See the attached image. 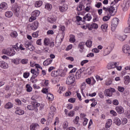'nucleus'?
<instances>
[{"label":"nucleus","mask_w":130,"mask_h":130,"mask_svg":"<svg viewBox=\"0 0 130 130\" xmlns=\"http://www.w3.org/2000/svg\"><path fill=\"white\" fill-rule=\"evenodd\" d=\"M113 4H114L113 2L111 3L110 8L103 7V10L105 11V14L109 12L111 16H114L115 13H116L117 9L115 5H113Z\"/></svg>","instance_id":"f257e3e1"},{"label":"nucleus","mask_w":130,"mask_h":130,"mask_svg":"<svg viewBox=\"0 0 130 130\" xmlns=\"http://www.w3.org/2000/svg\"><path fill=\"white\" fill-rule=\"evenodd\" d=\"M31 105L27 106V109H28V110H34L35 112H38V108H37V107H39L40 104L36 101L31 102Z\"/></svg>","instance_id":"f03ea898"},{"label":"nucleus","mask_w":130,"mask_h":130,"mask_svg":"<svg viewBox=\"0 0 130 130\" xmlns=\"http://www.w3.org/2000/svg\"><path fill=\"white\" fill-rule=\"evenodd\" d=\"M40 15V11L38 10L34 11L31 13V16L29 18V22H33L34 20H36V18Z\"/></svg>","instance_id":"7ed1b4c3"},{"label":"nucleus","mask_w":130,"mask_h":130,"mask_svg":"<svg viewBox=\"0 0 130 130\" xmlns=\"http://www.w3.org/2000/svg\"><path fill=\"white\" fill-rule=\"evenodd\" d=\"M75 80L76 78H75V75H74V74H71L67 77L66 83L67 85H72V84L75 83Z\"/></svg>","instance_id":"20e7f679"},{"label":"nucleus","mask_w":130,"mask_h":130,"mask_svg":"<svg viewBox=\"0 0 130 130\" xmlns=\"http://www.w3.org/2000/svg\"><path fill=\"white\" fill-rule=\"evenodd\" d=\"M2 53H4V54L9 55V56H13L15 55L16 52H13V49H4L2 50Z\"/></svg>","instance_id":"39448f33"},{"label":"nucleus","mask_w":130,"mask_h":130,"mask_svg":"<svg viewBox=\"0 0 130 130\" xmlns=\"http://www.w3.org/2000/svg\"><path fill=\"white\" fill-rule=\"evenodd\" d=\"M60 29L61 31H62V34L61 35H58L56 37V39H58L60 41V43L62 42L63 41V38H64V31L66 29V26H61L60 27Z\"/></svg>","instance_id":"423d86ee"},{"label":"nucleus","mask_w":130,"mask_h":130,"mask_svg":"<svg viewBox=\"0 0 130 130\" xmlns=\"http://www.w3.org/2000/svg\"><path fill=\"white\" fill-rule=\"evenodd\" d=\"M114 92H115V89L113 88H110L105 90L104 94L107 97H111Z\"/></svg>","instance_id":"0eeeda50"},{"label":"nucleus","mask_w":130,"mask_h":130,"mask_svg":"<svg viewBox=\"0 0 130 130\" xmlns=\"http://www.w3.org/2000/svg\"><path fill=\"white\" fill-rule=\"evenodd\" d=\"M39 26V23L38 21H35L32 25L28 24L27 28L28 29H30L31 30H36L37 28Z\"/></svg>","instance_id":"6e6552de"},{"label":"nucleus","mask_w":130,"mask_h":130,"mask_svg":"<svg viewBox=\"0 0 130 130\" xmlns=\"http://www.w3.org/2000/svg\"><path fill=\"white\" fill-rule=\"evenodd\" d=\"M118 22H119V19L117 18H115L112 19L111 23L112 30H115V28H116L117 25H118Z\"/></svg>","instance_id":"1a4fd4ad"},{"label":"nucleus","mask_w":130,"mask_h":130,"mask_svg":"<svg viewBox=\"0 0 130 130\" xmlns=\"http://www.w3.org/2000/svg\"><path fill=\"white\" fill-rule=\"evenodd\" d=\"M84 72H85L84 68H82L77 71L75 74L77 80H79L81 78V77H82L81 74H82V73H84Z\"/></svg>","instance_id":"9d476101"},{"label":"nucleus","mask_w":130,"mask_h":130,"mask_svg":"<svg viewBox=\"0 0 130 130\" xmlns=\"http://www.w3.org/2000/svg\"><path fill=\"white\" fill-rule=\"evenodd\" d=\"M118 66H119V63L117 62H111L107 66V69L108 70H111V69H114Z\"/></svg>","instance_id":"9b49d317"},{"label":"nucleus","mask_w":130,"mask_h":130,"mask_svg":"<svg viewBox=\"0 0 130 130\" xmlns=\"http://www.w3.org/2000/svg\"><path fill=\"white\" fill-rule=\"evenodd\" d=\"M112 49H113V45H112V46H109L107 47L104 51L103 54L105 56H106V55H108L111 51H112Z\"/></svg>","instance_id":"f8f14e48"},{"label":"nucleus","mask_w":130,"mask_h":130,"mask_svg":"<svg viewBox=\"0 0 130 130\" xmlns=\"http://www.w3.org/2000/svg\"><path fill=\"white\" fill-rule=\"evenodd\" d=\"M24 46L26 48H27L28 50H30V51H33V50L35 49L34 46L29 42H25L24 43Z\"/></svg>","instance_id":"ddd939ff"},{"label":"nucleus","mask_w":130,"mask_h":130,"mask_svg":"<svg viewBox=\"0 0 130 130\" xmlns=\"http://www.w3.org/2000/svg\"><path fill=\"white\" fill-rule=\"evenodd\" d=\"M121 7L124 12H126L129 9V3L128 2H124L121 5Z\"/></svg>","instance_id":"4468645a"},{"label":"nucleus","mask_w":130,"mask_h":130,"mask_svg":"<svg viewBox=\"0 0 130 130\" xmlns=\"http://www.w3.org/2000/svg\"><path fill=\"white\" fill-rule=\"evenodd\" d=\"M122 50L124 53H127L128 55H130V47L128 45H125L123 46Z\"/></svg>","instance_id":"2eb2a0df"},{"label":"nucleus","mask_w":130,"mask_h":130,"mask_svg":"<svg viewBox=\"0 0 130 130\" xmlns=\"http://www.w3.org/2000/svg\"><path fill=\"white\" fill-rule=\"evenodd\" d=\"M15 113L18 115H23V114H25V111H24L23 110H21L19 108H17L16 109Z\"/></svg>","instance_id":"dca6fc26"},{"label":"nucleus","mask_w":130,"mask_h":130,"mask_svg":"<svg viewBox=\"0 0 130 130\" xmlns=\"http://www.w3.org/2000/svg\"><path fill=\"white\" fill-rule=\"evenodd\" d=\"M38 71H36L35 69H31L30 71V72L31 74H32L34 75L32 76L31 78H33L34 79L35 78H36L37 76L39 75V70L37 69Z\"/></svg>","instance_id":"f3484780"},{"label":"nucleus","mask_w":130,"mask_h":130,"mask_svg":"<svg viewBox=\"0 0 130 130\" xmlns=\"http://www.w3.org/2000/svg\"><path fill=\"white\" fill-rule=\"evenodd\" d=\"M117 112L119 114H121V113H123L124 112V110H123V108L121 106H117L115 108Z\"/></svg>","instance_id":"a211bd4d"},{"label":"nucleus","mask_w":130,"mask_h":130,"mask_svg":"<svg viewBox=\"0 0 130 130\" xmlns=\"http://www.w3.org/2000/svg\"><path fill=\"white\" fill-rule=\"evenodd\" d=\"M69 8L68 7V5H63L62 6L59 7V10L63 13V12H66Z\"/></svg>","instance_id":"6ab92c4d"},{"label":"nucleus","mask_w":130,"mask_h":130,"mask_svg":"<svg viewBox=\"0 0 130 130\" xmlns=\"http://www.w3.org/2000/svg\"><path fill=\"white\" fill-rule=\"evenodd\" d=\"M0 67L2 69H8V63L5 61H0Z\"/></svg>","instance_id":"aec40b11"},{"label":"nucleus","mask_w":130,"mask_h":130,"mask_svg":"<svg viewBox=\"0 0 130 130\" xmlns=\"http://www.w3.org/2000/svg\"><path fill=\"white\" fill-rule=\"evenodd\" d=\"M88 30H92V29H98V24L96 23H92L91 24L90 26H87Z\"/></svg>","instance_id":"412c9836"},{"label":"nucleus","mask_w":130,"mask_h":130,"mask_svg":"<svg viewBox=\"0 0 130 130\" xmlns=\"http://www.w3.org/2000/svg\"><path fill=\"white\" fill-rule=\"evenodd\" d=\"M91 19L92 17L89 13H88L83 17V20H85V21H91Z\"/></svg>","instance_id":"4be33fe9"},{"label":"nucleus","mask_w":130,"mask_h":130,"mask_svg":"<svg viewBox=\"0 0 130 130\" xmlns=\"http://www.w3.org/2000/svg\"><path fill=\"white\" fill-rule=\"evenodd\" d=\"M1 9L3 10H7L8 9V4L5 2L2 3L0 5Z\"/></svg>","instance_id":"5701e85b"},{"label":"nucleus","mask_w":130,"mask_h":130,"mask_svg":"<svg viewBox=\"0 0 130 130\" xmlns=\"http://www.w3.org/2000/svg\"><path fill=\"white\" fill-rule=\"evenodd\" d=\"M130 82V78L129 76H126L124 78V83L125 85H128Z\"/></svg>","instance_id":"b1692460"},{"label":"nucleus","mask_w":130,"mask_h":130,"mask_svg":"<svg viewBox=\"0 0 130 130\" xmlns=\"http://www.w3.org/2000/svg\"><path fill=\"white\" fill-rule=\"evenodd\" d=\"M13 103L8 102L5 105V108H6V109H11V108H13Z\"/></svg>","instance_id":"393cba45"},{"label":"nucleus","mask_w":130,"mask_h":130,"mask_svg":"<svg viewBox=\"0 0 130 130\" xmlns=\"http://www.w3.org/2000/svg\"><path fill=\"white\" fill-rule=\"evenodd\" d=\"M52 62V59H47L45 60L43 62V66H49Z\"/></svg>","instance_id":"a878e982"},{"label":"nucleus","mask_w":130,"mask_h":130,"mask_svg":"<svg viewBox=\"0 0 130 130\" xmlns=\"http://www.w3.org/2000/svg\"><path fill=\"white\" fill-rule=\"evenodd\" d=\"M114 121L116 125H120V124H121V121H120V119L117 117L115 118Z\"/></svg>","instance_id":"bb28decb"},{"label":"nucleus","mask_w":130,"mask_h":130,"mask_svg":"<svg viewBox=\"0 0 130 130\" xmlns=\"http://www.w3.org/2000/svg\"><path fill=\"white\" fill-rule=\"evenodd\" d=\"M48 21L49 23H54L56 21V17L52 16L48 18Z\"/></svg>","instance_id":"cd10ccee"},{"label":"nucleus","mask_w":130,"mask_h":130,"mask_svg":"<svg viewBox=\"0 0 130 130\" xmlns=\"http://www.w3.org/2000/svg\"><path fill=\"white\" fill-rule=\"evenodd\" d=\"M70 39L69 41L70 42H71L72 43H74V42H76V37L73 35H70Z\"/></svg>","instance_id":"c85d7f7f"},{"label":"nucleus","mask_w":130,"mask_h":130,"mask_svg":"<svg viewBox=\"0 0 130 130\" xmlns=\"http://www.w3.org/2000/svg\"><path fill=\"white\" fill-rule=\"evenodd\" d=\"M5 16L7 18H11L13 17V12L12 11H7L5 13Z\"/></svg>","instance_id":"c756f323"},{"label":"nucleus","mask_w":130,"mask_h":130,"mask_svg":"<svg viewBox=\"0 0 130 130\" xmlns=\"http://www.w3.org/2000/svg\"><path fill=\"white\" fill-rule=\"evenodd\" d=\"M47 98L48 99V100H50V101H52L53 100L54 96H53V94L51 93H47Z\"/></svg>","instance_id":"7c9ffc66"},{"label":"nucleus","mask_w":130,"mask_h":130,"mask_svg":"<svg viewBox=\"0 0 130 130\" xmlns=\"http://www.w3.org/2000/svg\"><path fill=\"white\" fill-rule=\"evenodd\" d=\"M126 38V35H120L118 37V39L120 40V41H124Z\"/></svg>","instance_id":"2f4dec72"},{"label":"nucleus","mask_w":130,"mask_h":130,"mask_svg":"<svg viewBox=\"0 0 130 130\" xmlns=\"http://www.w3.org/2000/svg\"><path fill=\"white\" fill-rule=\"evenodd\" d=\"M38 126H39V125H38V124H37V123H32L30 126V130H35L36 128H37Z\"/></svg>","instance_id":"473e14b6"},{"label":"nucleus","mask_w":130,"mask_h":130,"mask_svg":"<svg viewBox=\"0 0 130 130\" xmlns=\"http://www.w3.org/2000/svg\"><path fill=\"white\" fill-rule=\"evenodd\" d=\"M42 2L41 1H37L35 3V7L36 8H40L42 6Z\"/></svg>","instance_id":"72a5a7b5"},{"label":"nucleus","mask_w":130,"mask_h":130,"mask_svg":"<svg viewBox=\"0 0 130 130\" xmlns=\"http://www.w3.org/2000/svg\"><path fill=\"white\" fill-rule=\"evenodd\" d=\"M21 60V59L19 58H15L13 60H12V62L14 63V64L18 65L19 63H20V61Z\"/></svg>","instance_id":"f704fd0d"},{"label":"nucleus","mask_w":130,"mask_h":130,"mask_svg":"<svg viewBox=\"0 0 130 130\" xmlns=\"http://www.w3.org/2000/svg\"><path fill=\"white\" fill-rule=\"evenodd\" d=\"M45 9H47L48 11H51L52 9V5L49 3H47L45 5Z\"/></svg>","instance_id":"c9c22d12"},{"label":"nucleus","mask_w":130,"mask_h":130,"mask_svg":"<svg viewBox=\"0 0 130 130\" xmlns=\"http://www.w3.org/2000/svg\"><path fill=\"white\" fill-rule=\"evenodd\" d=\"M110 14H108L107 15V16H105L103 17V20L104 21V22H106L107 21H108V20H109V19H110Z\"/></svg>","instance_id":"e433bc0d"},{"label":"nucleus","mask_w":130,"mask_h":130,"mask_svg":"<svg viewBox=\"0 0 130 130\" xmlns=\"http://www.w3.org/2000/svg\"><path fill=\"white\" fill-rule=\"evenodd\" d=\"M85 44L87 47H92V41L91 40H87Z\"/></svg>","instance_id":"4c0bfd02"},{"label":"nucleus","mask_w":130,"mask_h":130,"mask_svg":"<svg viewBox=\"0 0 130 130\" xmlns=\"http://www.w3.org/2000/svg\"><path fill=\"white\" fill-rule=\"evenodd\" d=\"M87 74L90 76V75H92V73L94 72V70H93V68L90 67V68H88L87 69Z\"/></svg>","instance_id":"58836bf2"},{"label":"nucleus","mask_w":130,"mask_h":130,"mask_svg":"<svg viewBox=\"0 0 130 130\" xmlns=\"http://www.w3.org/2000/svg\"><path fill=\"white\" fill-rule=\"evenodd\" d=\"M18 45H19V44L17 43L16 45L13 46L12 50H16V51H19V50H20V49L19 48V46Z\"/></svg>","instance_id":"ea45409f"},{"label":"nucleus","mask_w":130,"mask_h":130,"mask_svg":"<svg viewBox=\"0 0 130 130\" xmlns=\"http://www.w3.org/2000/svg\"><path fill=\"white\" fill-rule=\"evenodd\" d=\"M28 61H29V60H28V59L24 58V59H22L21 60V63L22 64H27V63H28Z\"/></svg>","instance_id":"a19ab883"},{"label":"nucleus","mask_w":130,"mask_h":130,"mask_svg":"<svg viewBox=\"0 0 130 130\" xmlns=\"http://www.w3.org/2000/svg\"><path fill=\"white\" fill-rule=\"evenodd\" d=\"M26 88L27 92H31L32 91V87L31 86H30V85L26 84Z\"/></svg>","instance_id":"79ce46f5"},{"label":"nucleus","mask_w":130,"mask_h":130,"mask_svg":"<svg viewBox=\"0 0 130 130\" xmlns=\"http://www.w3.org/2000/svg\"><path fill=\"white\" fill-rule=\"evenodd\" d=\"M19 11H20V8L17 6H15L13 8V12L14 13H18Z\"/></svg>","instance_id":"37998d69"},{"label":"nucleus","mask_w":130,"mask_h":130,"mask_svg":"<svg viewBox=\"0 0 130 130\" xmlns=\"http://www.w3.org/2000/svg\"><path fill=\"white\" fill-rule=\"evenodd\" d=\"M11 37H13L14 38H16L17 36H18V34H17V31H14L11 33L10 34Z\"/></svg>","instance_id":"c03bdc74"},{"label":"nucleus","mask_w":130,"mask_h":130,"mask_svg":"<svg viewBox=\"0 0 130 130\" xmlns=\"http://www.w3.org/2000/svg\"><path fill=\"white\" fill-rule=\"evenodd\" d=\"M57 71H53L51 74V76L54 77H57Z\"/></svg>","instance_id":"a18cd8bd"},{"label":"nucleus","mask_w":130,"mask_h":130,"mask_svg":"<svg viewBox=\"0 0 130 130\" xmlns=\"http://www.w3.org/2000/svg\"><path fill=\"white\" fill-rule=\"evenodd\" d=\"M84 46H85V42H80L78 45V48H84Z\"/></svg>","instance_id":"49530a36"},{"label":"nucleus","mask_w":130,"mask_h":130,"mask_svg":"<svg viewBox=\"0 0 130 130\" xmlns=\"http://www.w3.org/2000/svg\"><path fill=\"white\" fill-rule=\"evenodd\" d=\"M108 27V24L105 23L101 25V28L102 30H106L107 28Z\"/></svg>","instance_id":"de8ad7c7"},{"label":"nucleus","mask_w":130,"mask_h":130,"mask_svg":"<svg viewBox=\"0 0 130 130\" xmlns=\"http://www.w3.org/2000/svg\"><path fill=\"white\" fill-rule=\"evenodd\" d=\"M44 44L45 45H49V40L48 39L45 38L44 40Z\"/></svg>","instance_id":"09e8293b"},{"label":"nucleus","mask_w":130,"mask_h":130,"mask_svg":"<svg viewBox=\"0 0 130 130\" xmlns=\"http://www.w3.org/2000/svg\"><path fill=\"white\" fill-rule=\"evenodd\" d=\"M77 10L78 12H81L83 10V5L80 4L77 8Z\"/></svg>","instance_id":"8fccbe9b"},{"label":"nucleus","mask_w":130,"mask_h":130,"mask_svg":"<svg viewBox=\"0 0 130 130\" xmlns=\"http://www.w3.org/2000/svg\"><path fill=\"white\" fill-rule=\"evenodd\" d=\"M117 89L119 92H122L123 91H124V87L122 86H118Z\"/></svg>","instance_id":"3c124183"},{"label":"nucleus","mask_w":130,"mask_h":130,"mask_svg":"<svg viewBox=\"0 0 130 130\" xmlns=\"http://www.w3.org/2000/svg\"><path fill=\"white\" fill-rule=\"evenodd\" d=\"M87 62H89V60H82L81 62V65L82 66V67H83L84 66V64L87 63Z\"/></svg>","instance_id":"603ef678"},{"label":"nucleus","mask_w":130,"mask_h":130,"mask_svg":"<svg viewBox=\"0 0 130 130\" xmlns=\"http://www.w3.org/2000/svg\"><path fill=\"white\" fill-rule=\"evenodd\" d=\"M69 126V123L67 121L64 122L63 123V128H67Z\"/></svg>","instance_id":"864d4df0"},{"label":"nucleus","mask_w":130,"mask_h":130,"mask_svg":"<svg viewBox=\"0 0 130 130\" xmlns=\"http://www.w3.org/2000/svg\"><path fill=\"white\" fill-rule=\"evenodd\" d=\"M32 36L34 38H37V37H38V32L36 31V32H33L32 34Z\"/></svg>","instance_id":"5fc2aeb1"},{"label":"nucleus","mask_w":130,"mask_h":130,"mask_svg":"<svg viewBox=\"0 0 130 130\" xmlns=\"http://www.w3.org/2000/svg\"><path fill=\"white\" fill-rule=\"evenodd\" d=\"M15 102H16V104H17V105H21V104H22L21 100H20L19 99H16Z\"/></svg>","instance_id":"6e6d98bb"},{"label":"nucleus","mask_w":130,"mask_h":130,"mask_svg":"<svg viewBox=\"0 0 130 130\" xmlns=\"http://www.w3.org/2000/svg\"><path fill=\"white\" fill-rule=\"evenodd\" d=\"M76 102V99L75 98H71L69 100V102H71V103H75Z\"/></svg>","instance_id":"4d7b16f0"},{"label":"nucleus","mask_w":130,"mask_h":130,"mask_svg":"<svg viewBox=\"0 0 130 130\" xmlns=\"http://www.w3.org/2000/svg\"><path fill=\"white\" fill-rule=\"evenodd\" d=\"M113 104H114V105H118V104H119V103L118 102V100H114L113 101Z\"/></svg>","instance_id":"13d9d810"},{"label":"nucleus","mask_w":130,"mask_h":130,"mask_svg":"<svg viewBox=\"0 0 130 130\" xmlns=\"http://www.w3.org/2000/svg\"><path fill=\"white\" fill-rule=\"evenodd\" d=\"M29 75H30V74L28 73H24L23 74V77L25 78V79H27V78H28Z\"/></svg>","instance_id":"bf43d9fd"},{"label":"nucleus","mask_w":130,"mask_h":130,"mask_svg":"<svg viewBox=\"0 0 130 130\" xmlns=\"http://www.w3.org/2000/svg\"><path fill=\"white\" fill-rule=\"evenodd\" d=\"M74 114H75V111H71L70 113H69L68 115L69 116H74Z\"/></svg>","instance_id":"052dcab7"},{"label":"nucleus","mask_w":130,"mask_h":130,"mask_svg":"<svg viewBox=\"0 0 130 130\" xmlns=\"http://www.w3.org/2000/svg\"><path fill=\"white\" fill-rule=\"evenodd\" d=\"M87 122H88V119L86 118H84V121L83 122V125H87Z\"/></svg>","instance_id":"680f3d73"},{"label":"nucleus","mask_w":130,"mask_h":130,"mask_svg":"<svg viewBox=\"0 0 130 130\" xmlns=\"http://www.w3.org/2000/svg\"><path fill=\"white\" fill-rule=\"evenodd\" d=\"M77 96L79 99L80 101H82V96H81V94H80L79 92H77Z\"/></svg>","instance_id":"e2e57ef3"},{"label":"nucleus","mask_w":130,"mask_h":130,"mask_svg":"<svg viewBox=\"0 0 130 130\" xmlns=\"http://www.w3.org/2000/svg\"><path fill=\"white\" fill-rule=\"evenodd\" d=\"M87 57H93L94 56V53H90L87 55Z\"/></svg>","instance_id":"0e129e2a"},{"label":"nucleus","mask_w":130,"mask_h":130,"mask_svg":"<svg viewBox=\"0 0 130 130\" xmlns=\"http://www.w3.org/2000/svg\"><path fill=\"white\" fill-rule=\"evenodd\" d=\"M91 79L90 78H87L86 79V83H87V84H88L89 85V84H91Z\"/></svg>","instance_id":"69168bd1"},{"label":"nucleus","mask_w":130,"mask_h":130,"mask_svg":"<svg viewBox=\"0 0 130 130\" xmlns=\"http://www.w3.org/2000/svg\"><path fill=\"white\" fill-rule=\"evenodd\" d=\"M41 39H39L37 41V44L38 45H41Z\"/></svg>","instance_id":"338daca9"},{"label":"nucleus","mask_w":130,"mask_h":130,"mask_svg":"<svg viewBox=\"0 0 130 130\" xmlns=\"http://www.w3.org/2000/svg\"><path fill=\"white\" fill-rule=\"evenodd\" d=\"M66 130H76V128L73 127H70L67 128Z\"/></svg>","instance_id":"774afa93"}]
</instances>
